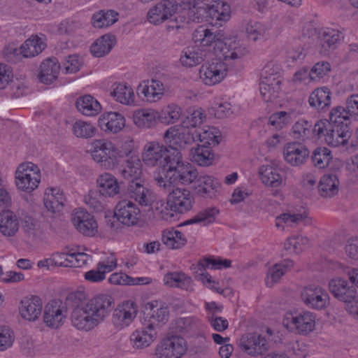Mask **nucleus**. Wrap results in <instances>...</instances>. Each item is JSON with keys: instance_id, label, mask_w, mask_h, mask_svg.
<instances>
[{"instance_id": "1", "label": "nucleus", "mask_w": 358, "mask_h": 358, "mask_svg": "<svg viewBox=\"0 0 358 358\" xmlns=\"http://www.w3.org/2000/svg\"><path fill=\"white\" fill-rule=\"evenodd\" d=\"M142 159L148 166H160L153 176L155 185L160 190L169 191L176 183L189 185L197 177V170L182 160L180 151L167 149L157 142L145 144Z\"/></svg>"}, {"instance_id": "2", "label": "nucleus", "mask_w": 358, "mask_h": 358, "mask_svg": "<svg viewBox=\"0 0 358 358\" xmlns=\"http://www.w3.org/2000/svg\"><path fill=\"white\" fill-rule=\"evenodd\" d=\"M141 168L140 159L136 156H130L124 160L121 174L125 179L131 180L127 187L129 198L141 206H150L152 203V193L138 181L141 174Z\"/></svg>"}, {"instance_id": "3", "label": "nucleus", "mask_w": 358, "mask_h": 358, "mask_svg": "<svg viewBox=\"0 0 358 358\" xmlns=\"http://www.w3.org/2000/svg\"><path fill=\"white\" fill-rule=\"evenodd\" d=\"M91 156L102 169L112 170L120 162L121 156L115 145L106 139L94 140L91 143Z\"/></svg>"}, {"instance_id": "4", "label": "nucleus", "mask_w": 358, "mask_h": 358, "mask_svg": "<svg viewBox=\"0 0 358 358\" xmlns=\"http://www.w3.org/2000/svg\"><path fill=\"white\" fill-rule=\"evenodd\" d=\"M40 182L41 172L36 164L27 162L19 165L15 171V184L19 189L30 193L38 187Z\"/></svg>"}, {"instance_id": "5", "label": "nucleus", "mask_w": 358, "mask_h": 358, "mask_svg": "<svg viewBox=\"0 0 358 358\" xmlns=\"http://www.w3.org/2000/svg\"><path fill=\"white\" fill-rule=\"evenodd\" d=\"M178 184H174L169 191L163 190L169 193L166 197V208L175 213H185L192 208L194 199L189 190L180 187L174 188Z\"/></svg>"}, {"instance_id": "6", "label": "nucleus", "mask_w": 358, "mask_h": 358, "mask_svg": "<svg viewBox=\"0 0 358 358\" xmlns=\"http://www.w3.org/2000/svg\"><path fill=\"white\" fill-rule=\"evenodd\" d=\"M282 324L292 331L306 335L314 330L315 316L313 313L307 310L294 314L287 313L283 318Z\"/></svg>"}, {"instance_id": "7", "label": "nucleus", "mask_w": 358, "mask_h": 358, "mask_svg": "<svg viewBox=\"0 0 358 358\" xmlns=\"http://www.w3.org/2000/svg\"><path fill=\"white\" fill-rule=\"evenodd\" d=\"M302 301L310 308L323 310L329 304L327 292L318 285H311L305 287L301 291Z\"/></svg>"}, {"instance_id": "8", "label": "nucleus", "mask_w": 358, "mask_h": 358, "mask_svg": "<svg viewBox=\"0 0 358 358\" xmlns=\"http://www.w3.org/2000/svg\"><path fill=\"white\" fill-rule=\"evenodd\" d=\"M227 67L224 62L219 59H212L203 64L199 70L202 82L206 85H214L220 83L226 76Z\"/></svg>"}, {"instance_id": "9", "label": "nucleus", "mask_w": 358, "mask_h": 358, "mask_svg": "<svg viewBox=\"0 0 358 358\" xmlns=\"http://www.w3.org/2000/svg\"><path fill=\"white\" fill-rule=\"evenodd\" d=\"M231 262L229 259H222L221 258L212 259L206 258L201 261L199 264V270L201 271L197 273L196 278L203 282L204 285L212 289H215L217 292L222 294L223 289L217 287L215 285L217 284L212 280L211 276L205 271V268L213 269H220L223 268H229L231 266Z\"/></svg>"}, {"instance_id": "10", "label": "nucleus", "mask_w": 358, "mask_h": 358, "mask_svg": "<svg viewBox=\"0 0 358 358\" xmlns=\"http://www.w3.org/2000/svg\"><path fill=\"white\" fill-rule=\"evenodd\" d=\"M176 0H162L151 8L147 14L148 20L153 24H159L173 17L178 10Z\"/></svg>"}, {"instance_id": "11", "label": "nucleus", "mask_w": 358, "mask_h": 358, "mask_svg": "<svg viewBox=\"0 0 358 358\" xmlns=\"http://www.w3.org/2000/svg\"><path fill=\"white\" fill-rule=\"evenodd\" d=\"M138 313L136 303L127 301L118 305L112 315V322L118 329L128 327L135 319Z\"/></svg>"}, {"instance_id": "12", "label": "nucleus", "mask_w": 358, "mask_h": 358, "mask_svg": "<svg viewBox=\"0 0 358 358\" xmlns=\"http://www.w3.org/2000/svg\"><path fill=\"white\" fill-rule=\"evenodd\" d=\"M140 213L139 208L129 199L120 201L115 209V215L117 221L127 226L136 225L139 220Z\"/></svg>"}, {"instance_id": "13", "label": "nucleus", "mask_w": 358, "mask_h": 358, "mask_svg": "<svg viewBox=\"0 0 358 358\" xmlns=\"http://www.w3.org/2000/svg\"><path fill=\"white\" fill-rule=\"evenodd\" d=\"M71 222L76 229L85 236H93L97 232L98 225L94 216L83 208L73 210Z\"/></svg>"}, {"instance_id": "14", "label": "nucleus", "mask_w": 358, "mask_h": 358, "mask_svg": "<svg viewBox=\"0 0 358 358\" xmlns=\"http://www.w3.org/2000/svg\"><path fill=\"white\" fill-rule=\"evenodd\" d=\"M66 317V308L59 300H52L44 308L43 321L48 327L57 329L62 326Z\"/></svg>"}, {"instance_id": "15", "label": "nucleus", "mask_w": 358, "mask_h": 358, "mask_svg": "<svg viewBox=\"0 0 358 358\" xmlns=\"http://www.w3.org/2000/svg\"><path fill=\"white\" fill-rule=\"evenodd\" d=\"M185 341L180 336H171L163 340L157 349L159 358H180L186 351Z\"/></svg>"}, {"instance_id": "16", "label": "nucleus", "mask_w": 358, "mask_h": 358, "mask_svg": "<svg viewBox=\"0 0 358 358\" xmlns=\"http://www.w3.org/2000/svg\"><path fill=\"white\" fill-rule=\"evenodd\" d=\"M113 304V298L108 294H98L89 300L87 307L99 324L110 314Z\"/></svg>"}, {"instance_id": "17", "label": "nucleus", "mask_w": 358, "mask_h": 358, "mask_svg": "<svg viewBox=\"0 0 358 358\" xmlns=\"http://www.w3.org/2000/svg\"><path fill=\"white\" fill-rule=\"evenodd\" d=\"M238 345L243 351L253 357L262 355L268 349V343L264 337L255 333L243 334Z\"/></svg>"}, {"instance_id": "18", "label": "nucleus", "mask_w": 358, "mask_h": 358, "mask_svg": "<svg viewBox=\"0 0 358 358\" xmlns=\"http://www.w3.org/2000/svg\"><path fill=\"white\" fill-rule=\"evenodd\" d=\"M42 309V300L38 296H27L20 301L19 306L20 314L26 320L30 322L37 320L41 315Z\"/></svg>"}, {"instance_id": "19", "label": "nucleus", "mask_w": 358, "mask_h": 358, "mask_svg": "<svg viewBox=\"0 0 358 358\" xmlns=\"http://www.w3.org/2000/svg\"><path fill=\"white\" fill-rule=\"evenodd\" d=\"M310 152L308 148L299 143H287L283 148L285 162L293 166L303 164L308 158Z\"/></svg>"}, {"instance_id": "20", "label": "nucleus", "mask_w": 358, "mask_h": 358, "mask_svg": "<svg viewBox=\"0 0 358 358\" xmlns=\"http://www.w3.org/2000/svg\"><path fill=\"white\" fill-rule=\"evenodd\" d=\"M91 313L86 304L83 308L73 309L71 313L72 325L77 329L85 331L93 329L99 324L97 319H95Z\"/></svg>"}, {"instance_id": "21", "label": "nucleus", "mask_w": 358, "mask_h": 358, "mask_svg": "<svg viewBox=\"0 0 358 358\" xmlns=\"http://www.w3.org/2000/svg\"><path fill=\"white\" fill-rule=\"evenodd\" d=\"M329 289L331 294L338 301L350 302L357 294L355 287L350 285L349 282L341 278L331 280L329 282Z\"/></svg>"}, {"instance_id": "22", "label": "nucleus", "mask_w": 358, "mask_h": 358, "mask_svg": "<svg viewBox=\"0 0 358 358\" xmlns=\"http://www.w3.org/2000/svg\"><path fill=\"white\" fill-rule=\"evenodd\" d=\"M157 338V331L152 324L146 327L135 330L130 336L132 347L137 350L144 349L150 346Z\"/></svg>"}, {"instance_id": "23", "label": "nucleus", "mask_w": 358, "mask_h": 358, "mask_svg": "<svg viewBox=\"0 0 358 358\" xmlns=\"http://www.w3.org/2000/svg\"><path fill=\"white\" fill-rule=\"evenodd\" d=\"M165 92L164 84L156 79L150 80H144L138 85L137 93L143 95L149 102H155L159 101Z\"/></svg>"}, {"instance_id": "24", "label": "nucleus", "mask_w": 358, "mask_h": 358, "mask_svg": "<svg viewBox=\"0 0 358 358\" xmlns=\"http://www.w3.org/2000/svg\"><path fill=\"white\" fill-rule=\"evenodd\" d=\"M210 50L195 45L185 48L180 58L182 66L192 67L203 62L210 54Z\"/></svg>"}, {"instance_id": "25", "label": "nucleus", "mask_w": 358, "mask_h": 358, "mask_svg": "<svg viewBox=\"0 0 358 358\" xmlns=\"http://www.w3.org/2000/svg\"><path fill=\"white\" fill-rule=\"evenodd\" d=\"M192 39L196 43H199L203 48L213 45V52H214L217 42L223 40V35L217 31H213L212 29L200 26L194 31Z\"/></svg>"}, {"instance_id": "26", "label": "nucleus", "mask_w": 358, "mask_h": 358, "mask_svg": "<svg viewBox=\"0 0 358 358\" xmlns=\"http://www.w3.org/2000/svg\"><path fill=\"white\" fill-rule=\"evenodd\" d=\"M98 124L101 129L105 132L116 134L124 127L125 119L119 113L109 112L99 117Z\"/></svg>"}, {"instance_id": "27", "label": "nucleus", "mask_w": 358, "mask_h": 358, "mask_svg": "<svg viewBox=\"0 0 358 358\" xmlns=\"http://www.w3.org/2000/svg\"><path fill=\"white\" fill-rule=\"evenodd\" d=\"M352 135L350 127L332 125L329 131L324 135V141L331 147L345 146Z\"/></svg>"}, {"instance_id": "28", "label": "nucleus", "mask_w": 358, "mask_h": 358, "mask_svg": "<svg viewBox=\"0 0 358 358\" xmlns=\"http://www.w3.org/2000/svg\"><path fill=\"white\" fill-rule=\"evenodd\" d=\"M60 64L55 57L45 59L40 65L38 78L41 83L50 85L58 77Z\"/></svg>"}, {"instance_id": "29", "label": "nucleus", "mask_w": 358, "mask_h": 358, "mask_svg": "<svg viewBox=\"0 0 358 358\" xmlns=\"http://www.w3.org/2000/svg\"><path fill=\"white\" fill-rule=\"evenodd\" d=\"M342 38V34L338 30L327 28L322 31L318 36L320 53L323 55L329 54L330 51L336 48Z\"/></svg>"}, {"instance_id": "30", "label": "nucleus", "mask_w": 358, "mask_h": 358, "mask_svg": "<svg viewBox=\"0 0 358 358\" xmlns=\"http://www.w3.org/2000/svg\"><path fill=\"white\" fill-rule=\"evenodd\" d=\"M216 45L214 55L217 57L216 59L220 61H222V59L225 61L229 59L234 60L239 59L243 55V50L241 47H238L234 42L227 45L222 40V41H218Z\"/></svg>"}, {"instance_id": "31", "label": "nucleus", "mask_w": 358, "mask_h": 358, "mask_svg": "<svg viewBox=\"0 0 358 358\" xmlns=\"http://www.w3.org/2000/svg\"><path fill=\"white\" fill-rule=\"evenodd\" d=\"M230 6L220 0L209 3L207 22L217 24V21H226L230 15Z\"/></svg>"}, {"instance_id": "32", "label": "nucleus", "mask_w": 358, "mask_h": 358, "mask_svg": "<svg viewBox=\"0 0 358 358\" xmlns=\"http://www.w3.org/2000/svg\"><path fill=\"white\" fill-rule=\"evenodd\" d=\"M198 183L196 187V193L203 197H213L215 195L217 188L220 187L219 182L212 176H199L194 180Z\"/></svg>"}, {"instance_id": "33", "label": "nucleus", "mask_w": 358, "mask_h": 358, "mask_svg": "<svg viewBox=\"0 0 358 358\" xmlns=\"http://www.w3.org/2000/svg\"><path fill=\"white\" fill-rule=\"evenodd\" d=\"M96 183L98 191L105 196L113 197L120 192V186L116 178L109 173L99 176Z\"/></svg>"}, {"instance_id": "34", "label": "nucleus", "mask_w": 358, "mask_h": 358, "mask_svg": "<svg viewBox=\"0 0 358 358\" xmlns=\"http://www.w3.org/2000/svg\"><path fill=\"white\" fill-rule=\"evenodd\" d=\"M282 81V76L278 75L275 78L260 81L259 91L265 101H271L272 99L277 97V94L281 90Z\"/></svg>"}, {"instance_id": "35", "label": "nucleus", "mask_w": 358, "mask_h": 358, "mask_svg": "<svg viewBox=\"0 0 358 358\" xmlns=\"http://www.w3.org/2000/svg\"><path fill=\"white\" fill-rule=\"evenodd\" d=\"M164 282L169 287H178L189 292L193 290L192 280L182 272L167 273L164 277Z\"/></svg>"}, {"instance_id": "36", "label": "nucleus", "mask_w": 358, "mask_h": 358, "mask_svg": "<svg viewBox=\"0 0 358 358\" xmlns=\"http://www.w3.org/2000/svg\"><path fill=\"white\" fill-rule=\"evenodd\" d=\"M18 229V219L13 212L5 210L0 213V231L4 236H13Z\"/></svg>"}, {"instance_id": "37", "label": "nucleus", "mask_w": 358, "mask_h": 358, "mask_svg": "<svg viewBox=\"0 0 358 358\" xmlns=\"http://www.w3.org/2000/svg\"><path fill=\"white\" fill-rule=\"evenodd\" d=\"M158 113L152 109H139L134 112L133 120L140 128L149 129L157 123Z\"/></svg>"}, {"instance_id": "38", "label": "nucleus", "mask_w": 358, "mask_h": 358, "mask_svg": "<svg viewBox=\"0 0 358 358\" xmlns=\"http://www.w3.org/2000/svg\"><path fill=\"white\" fill-rule=\"evenodd\" d=\"M78 110L85 116H95L101 110V104L91 95L79 97L76 103Z\"/></svg>"}, {"instance_id": "39", "label": "nucleus", "mask_w": 358, "mask_h": 358, "mask_svg": "<svg viewBox=\"0 0 358 358\" xmlns=\"http://www.w3.org/2000/svg\"><path fill=\"white\" fill-rule=\"evenodd\" d=\"M116 43L114 36L106 34L96 39L90 47L91 53L96 57L108 55Z\"/></svg>"}, {"instance_id": "40", "label": "nucleus", "mask_w": 358, "mask_h": 358, "mask_svg": "<svg viewBox=\"0 0 358 358\" xmlns=\"http://www.w3.org/2000/svg\"><path fill=\"white\" fill-rule=\"evenodd\" d=\"M191 160L201 166H208L213 164L214 154L211 148L205 145H199L190 150Z\"/></svg>"}, {"instance_id": "41", "label": "nucleus", "mask_w": 358, "mask_h": 358, "mask_svg": "<svg viewBox=\"0 0 358 358\" xmlns=\"http://www.w3.org/2000/svg\"><path fill=\"white\" fill-rule=\"evenodd\" d=\"M339 180L336 174L324 175L320 180L318 190L322 197H332L338 192Z\"/></svg>"}, {"instance_id": "42", "label": "nucleus", "mask_w": 358, "mask_h": 358, "mask_svg": "<svg viewBox=\"0 0 358 358\" xmlns=\"http://www.w3.org/2000/svg\"><path fill=\"white\" fill-rule=\"evenodd\" d=\"M331 94L329 88L318 87L310 94L308 99L309 104L318 110H323L330 106Z\"/></svg>"}, {"instance_id": "43", "label": "nucleus", "mask_w": 358, "mask_h": 358, "mask_svg": "<svg viewBox=\"0 0 358 358\" xmlns=\"http://www.w3.org/2000/svg\"><path fill=\"white\" fill-rule=\"evenodd\" d=\"M43 201L47 210L55 213L62 210L65 198L59 189L50 188L46 190Z\"/></svg>"}, {"instance_id": "44", "label": "nucleus", "mask_w": 358, "mask_h": 358, "mask_svg": "<svg viewBox=\"0 0 358 358\" xmlns=\"http://www.w3.org/2000/svg\"><path fill=\"white\" fill-rule=\"evenodd\" d=\"M260 179L264 184L273 187H279L283 182V178L278 169L263 165L259 169Z\"/></svg>"}, {"instance_id": "45", "label": "nucleus", "mask_w": 358, "mask_h": 358, "mask_svg": "<svg viewBox=\"0 0 358 358\" xmlns=\"http://www.w3.org/2000/svg\"><path fill=\"white\" fill-rule=\"evenodd\" d=\"M110 94L117 102L124 105H129L135 101L134 90L127 84H115Z\"/></svg>"}, {"instance_id": "46", "label": "nucleus", "mask_w": 358, "mask_h": 358, "mask_svg": "<svg viewBox=\"0 0 358 358\" xmlns=\"http://www.w3.org/2000/svg\"><path fill=\"white\" fill-rule=\"evenodd\" d=\"M118 13L113 10H101L95 13L92 17V24L95 28L108 27L115 23Z\"/></svg>"}, {"instance_id": "47", "label": "nucleus", "mask_w": 358, "mask_h": 358, "mask_svg": "<svg viewBox=\"0 0 358 358\" xmlns=\"http://www.w3.org/2000/svg\"><path fill=\"white\" fill-rule=\"evenodd\" d=\"M46 47L43 39L38 36H31L21 45L23 57H31L38 55Z\"/></svg>"}, {"instance_id": "48", "label": "nucleus", "mask_w": 358, "mask_h": 358, "mask_svg": "<svg viewBox=\"0 0 358 358\" xmlns=\"http://www.w3.org/2000/svg\"><path fill=\"white\" fill-rule=\"evenodd\" d=\"M219 210L215 207H208L199 211L191 219L186 220L184 224H201L206 226L215 222Z\"/></svg>"}, {"instance_id": "49", "label": "nucleus", "mask_w": 358, "mask_h": 358, "mask_svg": "<svg viewBox=\"0 0 358 358\" xmlns=\"http://www.w3.org/2000/svg\"><path fill=\"white\" fill-rule=\"evenodd\" d=\"M219 133L218 129L214 127L199 128L195 129L196 141L203 143L205 145H217L220 138Z\"/></svg>"}, {"instance_id": "50", "label": "nucleus", "mask_w": 358, "mask_h": 358, "mask_svg": "<svg viewBox=\"0 0 358 358\" xmlns=\"http://www.w3.org/2000/svg\"><path fill=\"white\" fill-rule=\"evenodd\" d=\"M189 15L198 22L206 21L209 3L201 0H191L188 2Z\"/></svg>"}, {"instance_id": "51", "label": "nucleus", "mask_w": 358, "mask_h": 358, "mask_svg": "<svg viewBox=\"0 0 358 358\" xmlns=\"http://www.w3.org/2000/svg\"><path fill=\"white\" fill-rule=\"evenodd\" d=\"M329 117L330 123L338 127H350L352 119L348 113L345 107L343 106L333 108L329 113Z\"/></svg>"}, {"instance_id": "52", "label": "nucleus", "mask_w": 358, "mask_h": 358, "mask_svg": "<svg viewBox=\"0 0 358 358\" xmlns=\"http://www.w3.org/2000/svg\"><path fill=\"white\" fill-rule=\"evenodd\" d=\"M150 308V312L148 313L149 316L150 324H152L155 327V323H164L168 320L169 318V310L166 306L160 305L158 306L157 301H152L148 303L146 306V309Z\"/></svg>"}, {"instance_id": "53", "label": "nucleus", "mask_w": 358, "mask_h": 358, "mask_svg": "<svg viewBox=\"0 0 358 358\" xmlns=\"http://www.w3.org/2000/svg\"><path fill=\"white\" fill-rule=\"evenodd\" d=\"M297 115L298 113L294 110L276 112L270 116L268 123L277 129H282L291 123Z\"/></svg>"}, {"instance_id": "54", "label": "nucleus", "mask_w": 358, "mask_h": 358, "mask_svg": "<svg viewBox=\"0 0 358 358\" xmlns=\"http://www.w3.org/2000/svg\"><path fill=\"white\" fill-rule=\"evenodd\" d=\"M163 243L169 248L178 249L183 247L187 239L185 236L178 230H164L162 234Z\"/></svg>"}, {"instance_id": "55", "label": "nucleus", "mask_w": 358, "mask_h": 358, "mask_svg": "<svg viewBox=\"0 0 358 358\" xmlns=\"http://www.w3.org/2000/svg\"><path fill=\"white\" fill-rule=\"evenodd\" d=\"M84 201L90 209L96 212H101L106 207L105 196L95 189L90 190L85 196Z\"/></svg>"}, {"instance_id": "56", "label": "nucleus", "mask_w": 358, "mask_h": 358, "mask_svg": "<svg viewBox=\"0 0 358 358\" xmlns=\"http://www.w3.org/2000/svg\"><path fill=\"white\" fill-rule=\"evenodd\" d=\"M292 134L294 138L298 141L313 138L312 123L305 120L297 121L292 127Z\"/></svg>"}, {"instance_id": "57", "label": "nucleus", "mask_w": 358, "mask_h": 358, "mask_svg": "<svg viewBox=\"0 0 358 358\" xmlns=\"http://www.w3.org/2000/svg\"><path fill=\"white\" fill-rule=\"evenodd\" d=\"M72 131L77 138H90L95 135L96 129L90 122L78 120L73 124Z\"/></svg>"}, {"instance_id": "58", "label": "nucleus", "mask_w": 358, "mask_h": 358, "mask_svg": "<svg viewBox=\"0 0 358 358\" xmlns=\"http://www.w3.org/2000/svg\"><path fill=\"white\" fill-rule=\"evenodd\" d=\"M332 159L331 152L325 147L317 148L312 155V162L318 169H324Z\"/></svg>"}, {"instance_id": "59", "label": "nucleus", "mask_w": 358, "mask_h": 358, "mask_svg": "<svg viewBox=\"0 0 358 358\" xmlns=\"http://www.w3.org/2000/svg\"><path fill=\"white\" fill-rule=\"evenodd\" d=\"M181 115V108L175 104H170L165 107L159 115V119L165 124H173L178 120Z\"/></svg>"}, {"instance_id": "60", "label": "nucleus", "mask_w": 358, "mask_h": 358, "mask_svg": "<svg viewBox=\"0 0 358 358\" xmlns=\"http://www.w3.org/2000/svg\"><path fill=\"white\" fill-rule=\"evenodd\" d=\"M164 141L168 145L167 149H174L180 151L182 148V141L178 134V126H173L168 129L164 134Z\"/></svg>"}, {"instance_id": "61", "label": "nucleus", "mask_w": 358, "mask_h": 358, "mask_svg": "<svg viewBox=\"0 0 358 358\" xmlns=\"http://www.w3.org/2000/svg\"><path fill=\"white\" fill-rule=\"evenodd\" d=\"M205 118L206 115L201 108L194 110L182 120L181 125L182 127L194 129L200 125Z\"/></svg>"}, {"instance_id": "62", "label": "nucleus", "mask_w": 358, "mask_h": 358, "mask_svg": "<svg viewBox=\"0 0 358 358\" xmlns=\"http://www.w3.org/2000/svg\"><path fill=\"white\" fill-rule=\"evenodd\" d=\"M309 240L305 236H294L288 238L284 244L286 250H289L295 253L301 252L305 246L308 244Z\"/></svg>"}, {"instance_id": "63", "label": "nucleus", "mask_w": 358, "mask_h": 358, "mask_svg": "<svg viewBox=\"0 0 358 358\" xmlns=\"http://www.w3.org/2000/svg\"><path fill=\"white\" fill-rule=\"evenodd\" d=\"M287 350L294 358H306L309 353L307 345L299 341L289 342L287 345Z\"/></svg>"}, {"instance_id": "64", "label": "nucleus", "mask_w": 358, "mask_h": 358, "mask_svg": "<svg viewBox=\"0 0 358 358\" xmlns=\"http://www.w3.org/2000/svg\"><path fill=\"white\" fill-rule=\"evenodd\" d=\"M193 319L191 317H180L171 323V329L176 333L185 334L189 332L194 327Z\"/></svg>"}]
</instances>
